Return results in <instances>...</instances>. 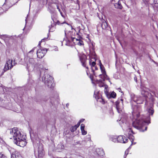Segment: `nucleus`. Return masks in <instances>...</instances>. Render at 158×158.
Wrapping results in <instances>:
<instances>
[{
  "label": "nucleus",
  "instance_id": "obj_1",
  "mask_svg": "<svg viewBox=\"0 0 158 158\" xmlns=\"http://www.w3.org/2000/svg\"><path fill=\"white\" fill-rule=\"evenodd\" d=\"M152 104H151V107L148 108L147 111L148 115L146 117L143 116L141 118H139V111L141 108L139 106L135 105L132 112L133 119L135 120V121H133L132 125L133 127L139 130L140 131H146L147 127L144 126L145 124V123L149 124L150 123V115H152L154 112L152 107Z\"/></svg>",
  "mask_w": 158,
  "mask_h": 158
},
{
  "label": "nucleus",
  "instance_id": "obj_2",
  "mask_svg": "<svg viewBox=\"0 0 158 158\" xmlns=\"http://www.w3.org/2000/svg\"><path fill=\"white\" fill-rule=\"evenodd\" d=\"M68 28L71 29V31H68L67 30L65 31V34L66 38L63 40V42L65 43L66 45L70 46L72 44V42L75 44L81 45L82 44V41L80 39H78L75 37L76 35L81 36V31L82 29H81L80 27L77 28L76 30L78 32L76 33V30L73 28L71 25H69Z\"/></svg>",
  "mask_w": 158,
  "mask_h": 158
},
{
  "label": "nucleus",
  "instance_id": "obj_3",
  "mask_svg": "<svg viewBox=\"0 0 158 158\" xmlns=\"http://www.w3.org/2000/svg\"><path fill=\"white\" fill-rule=\"evenodd\" d=\"M10 135L13 136L14 143L17 145L23 147L26 145V136L22 135L17 128H12L10 131Z\"/></svg>",
  "mask_w": 158,
  "mask_h": 158
},
{
  "label": "nucleus",
  "instance_id": "obj_4",
  "mask_svg": "<svg viewBox=\"0 0 158 158\" xmlns=\"http://www.w3.org/2000/svg\"><path fill=\"white\" fill-rule=\"evenodd\" d=\"M148 89L144 87L141 90V94L146 99V102L145 105H148V104L147 101L148 99H150L152 102L154 101V99L153 98L154 95L155 97H158V91L157 90L153 91L152 92V94H149L148 91Z\"/></svg>",
  "mask_w": 158,
  "mask_h": 158
},
{
  "label": "nucleus",
  "instance_id": "obj_5",
  "mask_svg": "<svg viewBox=\"0 0 158 158\" xmlns=\"http://www.w3.org/2000/svg\"><path fill=\"white\" fill-rule=\"evenodd\" d=\"M42 80L45 85L49 88H52L55 86L53 78L49 75L45 74L42 77Z\"/></svg>",
  "mask_w": 158,
  "mask_h": 158
},
{
  "label": "nucleus",
  "instance_id": "obj_6",
  "mask_svg": "<svg viewBox=\"0 0 158 158\" xmlns=\"http://www.w3.org/2000/svg\"><path fill=\"white\" fill-rule=\"evenodd\" d=\"M16 64V63L15 60L14 61L13 63L12 60L9 59L7 61L6 63L5 64L3 69L4 72L7 71L9 69H11Z\"/></svg>",
  "mask_w": 158,
  "mask_h": 158
},
{
  "label": "nucleus",
  "instance_id": "obj_7",
  "mask_svg": "<svg viewBox=\"0 0 158 158\" xmlns=\"http://www.w3.org/2000/svg\"><path fill=\"white\" fill-rule=\"evenodd\" d=\"M116 108L119 113L122 112L123 110V99L121 98L118 99L115 102Z\"/></svg>",
  "mask_w": 158,
  "mask_h": 158
},
{
  "label": "nucleus",
  "instance_id": "obj_8",
  "mask_svg": "<svg viewBox=\"0 0 158 158\" xmlns=\"http://www.w3.org/2000/svg\"><path fill=\"white\" fill-rule=\"evenodd\" d=\"M26 63L27 68L28 69H31L34 67L35 61L33 58H27Z\"/></svg>",
  "mask_w": 158,
  "mask_h": 158
},
{
  "label": "nucleus",
  "instance_id": "obj_9",
  "mask_svg": "<svg viewBox=\"0 0 158 158\" xmlns=\"http://www.w3.org/2000/svg\"><path fill=\"white\" fill-rule=\"evenodd\" d=\"M132 134H133V132L131 128L129 127L126 130L125 135L129 136V139L131 142V145L135 143L133 142L134 137L132 135Z\"/></svg>",
  "mask_w": 158,
  "mask_h": 158
},
{
  "label": "nucleus",
  "instance_id": "obj_10",
  "mask_svg": "<svg viewBox=\"0 0 158 158\" xmlns=\"http://www.w3.org/2000/svg\"><path fill=\"white\" fill-rule=\"evenodd\" d=\"M100 66L101 70L102 73V74L99 75V77L102 78H105L106 79H109V78L107 77V76L106 74V73L105 70V68L101 63L100 64Z\"/></svg>",
  "mask_w": 158,
  "mask_h": 158
},
{
  "label": "nucleus",
  "instance_id": "obj_11",
  "mask_svg": "<svg viewBox=\"0 0 158 158\" xmlns=\"http://www.w3.org/2000/svg\"><path fill=\"white\" fill-rule=\"evenodd\" d=\"M47 51V50L45 48H44L42 50L41 49L38 50L37 52V57L40 58H42L44 56Z\"/></svg>",
  "mask_w": 158,
  "mask_h": 158
},
{
  "label": "nucleus",
  "instance_id": "obj_12",
  "mask_svg": "<svg viewBox=\"0 0 158 158\" xmlns=\"http://www.w3.org/2000/svg\"><path fill=\"white\" fill-rule=\"evenodd\" d=\"M132 100L137 104H141L143 101V98L134 95L132 97Z\"/></svg>",
  "mask_w": 158,
  "mask_h": 158
},
{
  "label": "nucleus",
  "instance_id": "obj_13",
  "mask_svg": "<svg viewBox=\"0 0 158 158\" xmlns=\"http://www.w3.org/2000/svg\"><path fill=\"white\" fill-rule=\"evenodd\" d=\"M94 97H95L97 100L99 102H101L102 104L105 103V101L104 99L102 98H101L99 94V92L97 90L95 91Z\"/></svg>",
  "mask_w": 158,
  "mask_h": 158
},
{
  "label": "nucleus",
  "instance_id": "obj_14",
  "mask_svg": "<svg viewBox=\"0 0 158 158\" xmlns=\"http://www.w3.org/2000/svg\"><path fill=\"white\" fill-rule=\"evenodd\" d=\"M80 60L82 64V65L84 67H86V57L84 54L79 55Z\"/></svg>",
  "mask_w": 158,
  "mask_h": 158
},
{
  "label": "nucleus",
  "instance_id": "obj_15",
  "mask_svg": "<svg viewBox=\"0 0 158 158\" xmlns=\"http://www.w3.org/2000/svg\"><path fill=\"white\" fill-rule=\"evenodd\" d=\"M118 142L123 143H125L128 140L127 138L123 136L120 135L118 137Z\"/></svg>",
  "mask_w": 158,
  "mask_h": 158
},
{
  "label": "nucleus",
  "instance_id": "obj_16",
  "mask_svg": "<svg viewBox=\"0 0 158 158\" xmlns=\"http://www.w3.org/2000/svg\"><path fill=\"white\" fill-rule=\"evenodd\" d=\"M38 156L39 158L42 157L44 155L43 147L41 144L40 145L39 147L38 148Z\"/></svg>",
  "mask_w": 158,
  "mask_h": 158
},
{
  "label": "nucleus",
  "instance_id": "obj_17",
  "mask_svg": "<svg viewBox=\"0 0 158 158\" xmlns=\"http://www.w3.org/2000/svg\"><path fill=\"white\" fill-rule=\"evenodd\" d=\"M115 2V0H114L113 2H112V3L114 4L115 8L120 9H122L123 8V6L121 4V0H119L117 2L114 3V2Z\"/></svg>",
  "mask_w": 158,
  "mask_h": 158
},
{
  "label": "nucleus",
  "instance_id": "obj_18",
  "mask_svg": "<svg viewBox=\"0 0 158 158\" xmlns=\"http://www.w3.org/2000/svg\"><path fill=\"white\" fill-rule=\"evenodd\" d=\"M105 93L108 98H115L116 96V94L114 92H112L111 94H110L107 91L105 90Z\"/></svg>",
  "mask_w": 158,
  "mask_h": 158
},
{
  "label": "nucleus",
  "instance_id": "obj_19",
  "mask_svg": "<svg viewBox=\"0 0 158 158\" xmlns=\"http://www.w3.org/2000/svg\"><path fill=\"white\" fill-rule=\"evenodd\" d=\"M103 80L101 81H98V86L100 87H103L104 88V92L105 91H107V86L106 85H105L103 82L104 81L105 79H106L105 78H102Z\"/></svg>",
  "mask_w": 158,
  "mask_h": 158
},
{
  "label": "nucleus",
  "instance_id": "obj_20",
  "mask_svg": "<svg viewBox=\"0 0 158 158\" xmlns=\"http://www.w3.org/2000/svg\"><path fill=\"white\" fill-rule=\"evenodd\" d=\"M96 152L100 156H103L104 154L103 150L101 148H98L96 149Z\"/></svg>",
  "mask_w": 158,
  "mask_h": 158
},
{
  "label": "nucleus",
  "instance_id": "obj_21",
  "mask_svg": "<svg viewBox=\"0 0 158 158\" xmlns=\"http://www.w3.org/2000/svg\"><path fill=\"white\" fill-rule=\"evenodd\" d=\"M107 27V23L106 22H102V29H106Z\"/></svg>",
  "mask_w": 158,
  "mask_h": 158
},
{
  "label": "nucleus",
  "instance_id": "obj_22",
  "mask_svg": "<svg viewBox=\"0 0 158 158\" xmlns=\"http://www.w3.org/2000/svg\"><path fill=\"white\" fill-rule=\"evenodd\" d=\"M89 63V64L91 65V66L92 70L93 72L94 71V69H93V67H94V66L96 64L95 62V61H93L92 62H91V61L90 60Z\"/></svg>",
  "mask_w": 158,
  "mask_h": 158
},
{
  "label": "nucleus",
  "instance_id": "obj_23",
  "mask_svg": "<svg viewBox=\"0 0 158 158\" xmlns=\"http://www.w3.org/2000/svg\"><path fill=\"white\" fill-rule=\"evenodd\" d=\"M118 137H117L116 136H113L111 138V140L112 141L114 142H118Z\"/></svg>",
  "mask_w": 158,
  "mask_h": 158
},
{
  "label": "nucleus",
  "instance_id": "obj_24",
  "mask_svg": "<svg viewBox=\"0 0 158 158\" xmlns=\"http://www.w3.org/2000/svg\"><path fill=\"white\" fill-rule=\"evenodd\" d=\"M77 128H76L75 126H73L71 128V131L72 132H73L76 130Z\"/></svg>",
  "mask_w": 158,
  "mask_h": 158
},
{
  "label": "nucleus",
  "instance_id": "obj_25",
  "mask_svg": "<svg viewBox=\"0 0 158 158\" xmlns=\"http://www.w3.org/2000/svg\"><path fill=\"white\" fill-rule=\"evenodd\" d=\"M58 148L61 149H63L64 148V146L62 144H59L58 145Z\"/></svg>",
  "mask_w": 158,
  "mask_h": 158
},
{
  "label": "nucleus",
  "instance_id": "obj_26",
  "mask_svg": "<svg viewBox=\"0 0 158 158\" xmlns=\"http://www.w3.org/2000/svg\"><path fill=\"white\" fill-rule=\"evenodd\" d=\"M81 133L82 135H85L87 134V131H85L84 129L81 130Z\"/></svg>",
  "mask_w": 158,
  "mask_h": 158
},
{
  "label": "nucleus",
  "instance_id": "obj_27",
  "mask_svg": "<svg viewBox=\"0 0 158 158\" xmlns=\"http://www.w3.org/2000/svg\"><path fill=\"white\" fill-rule=\"evenodd\" d=\"M85 125L83 124H81V130L84 129Z\"/></svg>",
  "mask_w": 158,
  "mask_h": 158
},
{
  "label": "nucleus",
  "instance_id": "obj_28",
  "mask_svg": "<svg viewBox=\"0 0 158 158\" xmlns=\"http://www.w3.org/2000/svg\"><path fill=\"white\" fill-rule=\"evenodd\" d=\"M0 158H6V157L3 154H0Z\"/></svg>",
  "mask_w": 158,
  "mask_h": 158
},
{
  "label": "nucleus",
  "instance_id": "obj_29",
  "mask_svg": "<svg viewBox=\"0 0 158 158\" xmlns=\"http://www.w3.org/2000/svg\"><path fill=\"white\" fill-rule=\"evenodd\" d=\"M80 123L79 122L77 125H75V126L76 127V128H77L80 125Z\"/></svg>",
  "mask_w": 158,
  "mask_h": 158
},
{
  "label": "nucleus",
  "instance_id": "obj_30",
  "mask_svg": "<svg viewBox=\"0 0 158 158\" xmlns=\"http://www.w3.org/2000/svg\"><path fill=\"white\" fill-rule=\"evenodd\" d=\"M128 154V149L125 152V155H126V156H127V155Z\"/></svg>",
  "mask_w": 158,
  "mask_h": 158
},
{
  "label": "nucleus",
  "instance_id": "obj_31",
  "mask_svg": "<svg viewBox=\"0 0 158 158\" xmlns=\"http://www.w3.org/2000/svg\"><path fill=\"white\" fill-rule=\"evenodd\" d=\"M85 119H81L79 121V122L81 123H82L83 122L84 120Z\"/></svg>",
  "mask_w": 158,
  "mask_h": 158
},
{
  "label": "nucleus",
  "instance_id": "obj_32",
  "mask_svg": "<svg viewBox=\"0 0 158 158\" xmlns=\"http://www.w3.org/2000/svg\"><path fill=\"white\" fill-rule=\"evenodd\" d=\"M134 79L135 81L137 82V77H136L135 76L134 77Z\"/></svg>",
  "mask_w": 158,
  "mask_h": 158
},
{
  "label": "nucleus",
  "instance_id": "obj_33",
  "mask_svg": "<svg viewBox=\"0 0 158 158\" xmlns=\"http://www.w3.org/2000/svg\"><path fill=\"white\" fill-rule=\"evenodd\" d=\"M55 48L54 49V50L55 51H57L58 50V48H57V47H54Z\"/></svg>",
  "mask_w": 158,
  "mask_h": 158
},
{
  "label": "nucleus",
  "instance_id": "obj_34",
  "mask_svg": "<svg viewBox=\"0 0 158 158\" xmlns=\"http://www.w3.org/2000/svg\"><path fill=\"white\" fill-rule=\"evenodd\" d=\"M35 48H33L32 49L31 51L29 52H33Z\"/></svg>",
  "mask_w": 158,
  "mask_h": 158
},
{
  "label": "nucleus",
  "instance_id": "obj_35",
  "mask_svg": "<svg viewBox=\"0 0 158 158\" xmlns=\"http://www.w3.org/2000/svg\"><path fill=\"white\" fill-rule=\"evenodd\" d=\"M57 9L60 12V10L59 9V6H57Z\"/></svg>",
  "mask_w": 158,
  "mask_h": 158
},
{
  "label": "nucleus",
  "instance_id": "obj_36",
  "mask_svg": "<svg viewBox=\"0 0 158 158\" xmlns=\"http://www.w3.org/2000/svg\"><path fill=\"white\" fill-rule=\"evenodd\" d=\"M0 10H1V11L0 12V14H1V13H2V9L1 8H0Z\"/></svg>",
  "mask_w": 158,
  "mask_h": 158
},
{
  "label": "nucleus",
  "instance_id": "obj_37",
  "mask_svg": "<svg viewBox=\"0 0 158 158\" xmlns=\"http://www.w3.org/2000/svg\"><path fill=\"white\" fill-rule=\"evenodd\" d=\"M93 68H94L95 70H97L98 69L95 66H94V67H93Z\"/></svg>",
  "mask_w": 158,
  "mask_h": 158
},
{
  "label": "nucleus",
  "instance_id": "obj_38",
  "mask_svg": "<svg viewBox=\"0 0 158 158\" xmlns=\"http://www.w3.org/2000/svg\"><path fill=\"white\" fill-rule=\"evenodd\" d=\"M45 39H42L41 40V41H43L44 40H45Z\"/></svg>",
  "mask_w": 158,
  "mask_h": 158
},
{
  "label": "nucleus",
  "instance_id": "obj_39",
  "mask_svg": "<svg viewBox=\"0 0 158 158\" xmlns=\"http://www.w3.org/2000/svg\"><path fill=\"white\" fill-rule=\"evenodd\" d=\"M69 105V104L68 103H67L66 104V106H68Z\"/></svg>",
  "mask_w": 158,
  "mask_h": 158
},
{
  "label": "nucleus",
  "instance_id": "obj_40",
  "mask_svg": "<svg viewBox=\"0 0 158 158\" xmlns=\"http://www.w3.org/2000/svg\"><path fill=\"white\" fill-rule=\"evenodd\" d=\"M123 126H125L126 124V123H125V124L124 123H123Z\"/></svg>",
  "mask_w": 158,
  "mask_h": 158
},
{
  "label": "nucleus",
  "instance_id": "obj_41",
  "mask_svg": "<svg viewBox=\"0 0 158 158\" xmlns=\"http://www.w3.org/2000/svg\"><path fill=\"white\" fill-rule=\"evenodd\" d=\"M13 157H13V156H12L11 158H13Z\"/></svg>",
  "mask_w": 158,
  "mask_h": 158
},
{
  "label": "nucleus",
  "instance_id": "obj_42",
  "mask_svg": "<svg viewBox=\"0 0 158 158\" xmlns=\"http://www.w3.org/2000/svg\"><path fill=\"white\" fill-rule=\"evenodd\" d=\"M40 42L39 43V45H40Z\"/></svg>",
  "mask_w": 158,
  "mask_h": 158
},
{
  "label": "nucleus",
  "instance_id": "obj_43",
  "mask_svg": "<svg viewBox=\"0 0 158 158\" xmlns=\"http://www.w3.org/2000/svg\"><path fill=\"white\" fill-rule=\"evenodd\" d=\"M121 119H121L120 120V121H121V120H122Z\"/></svg>",
  "mask_w": 158,
  "mask_h": 158
}]
</instances>
